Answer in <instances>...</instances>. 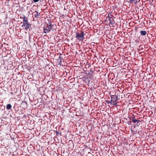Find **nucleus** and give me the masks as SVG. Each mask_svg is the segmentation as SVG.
<instances>
[{"instance_id":"39448f33","label":"nucleus","mask_w":156,"mask_h":156,"mask_svg":"<svg viewBox=\"0 0 156 156\" xmlns=\"http://www.w3.org/2000/svg\"><path fill=\"white\" fill-rule=\"evenodd\" d=\"M50 31L49 25L48 24L47 26L44 27V32L45 34L47 33Z\"/></svg>"},{"instance_id":"f8f14e48","label":"nucleus","mask_w":156,"mask_h":156,"mask_svg":"<svg viewBox=\"0 0 156 156\" xmlns=\"http://www.w3.org/2000/svg\"><path fill=\"white\" fill-rule=\"evenodd\" d=\"M132 122L134 123L138 121L135 118V117L134 116L132 118Z\"/></svg>"},{"instance_id":"aec40b11","label":"nucleus","mask_w":156,"mask_h":156,"mask_svg":"<svg viewBox=\"0 0 156 156\" xmlns=\"http://www.w3.org/2000/svg\"><path fill=\"white\" fill-rule=\"evenodd\" d=\"M112 74H113V75H114V73H112L111 74V75H112Z\"/></svg>"},{"instance_id":"0eeeda50","label":"nucleus","mask_w":156,"mask_h":156,"mask_svg":"<svg viewBox=\"0 0 156 156\" xmlns=\"http://www.w3.org/2000/svg\"><path fill=\"white\" fill-rule=\"evenodd\" d=\"M34 16L35 18H37L39 15L40 13H38V12L37 11H35L34 12Z\"/></svg>"},{"instance_id":"6e6552de","label":"nucleus","mask_w":156,"mask_h":156,"mask_svg":"<svg viewBox=\"0 0 156 156\" xmlns=\"http://www.w3.org/2000/svg\"><path fill=\"white\" fill-rule=\"evenodd\" d=\"M140 33L141 35H145L147 34V32L145 30H142L140 31Z\"/></svg>"},{"instance_id":"7ed1b4c3","label":"nucleus","mask_w":156,"mask_h":156,"mask_svg":"<svg viewBox=\"0 0 156 156\" xmlns=\"http://www.w3.org/2000/svg\"><path fill=\"white\" fill-rule=\"evenodd\" d=\"M76 37L80 41H83L84 36L83 32L81 31L80 34L78 32H76Z\"/></svg>"},{"instance_id":"2eb2a0df","label":"nucleus","mask_w":156,"mask_h":156,"mask_svg":"<svg viewBox=\"0 0 156 156\" xmlns=\"http://www.w3.org/2000/svg\"><path fill=\"white\" fill-rule=\"evenodd\" d=\"M39 0H33V1L34 2H38Z\"/></svg>"},{"instance_id":"ddd939ff","label":"nucleus","mask_w":156,"mask_h":156,"mask_svg":"<svg viewBox=\"0 0 156 156\" xmlns=\"http://www.w3.org/2000/svg\"><path fill=\"white\" fill-rule=\"evenodd\" d=\"M139 48L140 49H143L144 48H145V46L144 45H141L139 46Z\"/></svg>"},{"instance_id":"f257e3e1","label":"nucleus","mask_w":156,"mask_h":156,"mask_svg":"<svg viewBox=\"0 0 156 156\" xmlns=\"http://www.w3.org/2000/svg\"><path fill=\"white\" fill-rule=\"evenodd\" d=\"M23 22L21 23H23V24L22 25V27H24L25 29L27 30L31 27V24L28 22V18L27 17H25L24 15H23Z\"/></svg>"},{"instance_id":"f03ea898","label":"nucleus","mask_w":156,"mask_h":156,"mask_svg":"<svg viewBox=\"0 0 156 156\" xmlns=\"http://www.w3.org/2000/svg\"><path fill=\"white\" fill-rule=\"evenodd\" d=\"M111 102L112 103V105L114 106H116L118 102L117 101L119 99L118 96L115 95H112L111 96Z\"/></svg>"},{"instance_id":"9b49d317","label":"nucleus","mask_w":156,"mask_h":156,"mask_svg":"<svg viewBox=\"0 0 156 156\" xmlns=\"http://www.w3.org/2000/svg\"><path fill=\"white\" fill-rule=\"evenodd\" d=\"M12 108V106L10 104H8L6 105V108L8 110H10Z\"/></svg>"},{"instance_id":"423d86ee","label":"nucleus","mask_w":156,"mask_h":156,"mask_svg":"<svg viewBox=\"0 0 156 156\" xmlns=\"http://www.w3.org/2000/svg\"><path fill=\"white\" fill-rule=\"evenodd\" d=\"M22 107L23 108H27V103L26 102H23L21 104Z\"/></svg>"},{"instance_id":"4468645a","label":"nucleus","mask_w":156,"mask_h":156,"mask_svg":"<svg viewBox=\"0 0 156 156\" xmlns=\"http://www.w3.org/2000/svg\"><path fill=\"white\" fill-rule=\"evenodd\" d=\"M105 102L108 104H112V102H111V101H108V100H106L105 101Z\"/></svg>"},{"instance_id":"20e7f679","label":"nucleus","mask_w":156,"mask_h":156,"mask_svg":"<svg viewBox=\"0 0 156 156\" xmlns=\"http://www.w3.org/2000/svg\"><path fill=\"white\" fill-rule=\"evenodd\" d=\"M48 25L50 30H51L52 31H54L56 30V25L55 24H51L50 23L49 25Z\"/></svg>"},{"instance_id":"dca6fc26","label":"nucleus","mask_w":156,"mask_h":156,"mask_svg":"<svg viewBox=\"0 0 156 156\" xmlns=\"http://www.w3.org/2000/svg\"><path fill=\"white\" fill-rule=\"evenodd\" d=\"M10 94L11 95H13V92H11Z\"/></svg>"},{"instance_id":"f3484780","label":"nucleus","mask_w":156,"mask_h":156,"mask_svg":"<svg viewBox=\"0 0 156 156\" xmlns=\"http://www.w3.org/2000/svg\"><path fill=\"white\" fill-rule=\"evenodd\" d=\"M138 28V27H135V30H137V29Z\"/></svg>"},{"instance_id":"a211bd4d","label":"nucleus","mask_w":156,"mask_h":156,"mask_svg":"<svg viewBox=\"0 0 156 156\" xmlns=\"http://www.w3.org/2000/svg\"><path fill=\"white\" fill-rule=\"evenodd\" d=\"M137 121H138L137 122H140L141 121L138 120H137Z\"/></svg>"},{"instance_id":"9d476101","label":"nucleus","mask_w":156,"mask_h":156,"mask_svg":"<svg viewBox=\"0 0 156 156\" xmlns=\"http://www.w3.org/2000/svg\"><path fill=\"white\" fill-rule=\"evenodd\" d=\"M128 2L129 3H136L137 1L136 0H128Z\"/></svg>"},{"instance_id":"6ab92c4d","label":"nucleus","mask_w":156,"mask_h":156,"mask_svg":"<svg viewBox=\"0 0 156 156\" xmlns=\"http://www.w3.org/2000/svg\"><path fill=\"white\" fill-rule=\"evenodd\" d=\"M56 135H57L58 133H59L58 132H56Z\"/></svg>"},{"instance_id":"1a4fd4ad","label":"nucleus","mask_w":156,"mask_h":156,"mask_svg":"<svg viewBox=\"0 0 156 156\" xmlns=\"http://www.w3.org/2000/svg\"><path fill=\"white\" fill-rule=\"evenodd\" d=\"M109 18H110V19H109V21H110V22L109 23V25L110 26H111V27H114V24H115V23L114 22H112L111 20H110V18L109 17Z\"/></svg>"},{"instance_id":"412c9836","label":"nucleus","mask_w":156,"mask_h":156,"mask_svg":"<svg viewBox=\"0 0 156 156\" xmlns=\"http://www.w3.org/2000/svg\"><path fill=\"white\" fill-rule=\"evenodd\" d=\"M59 58H61V57H60V56L59 57Z\"/></svg>"}]
</instances>
